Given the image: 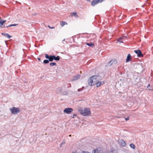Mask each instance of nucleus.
<instances>
[{
    "mask_svg": "<svg viewBox=\"0 0 153 153\" xmlns=\"http://www.w3.org/2000/svg\"><path fill=\"white\" fill-rule=\"evenodd\" d=\"M97 153H103L102 149L100 148L97 149Z\"/></svg>",
    "mask_w": 153,
    "mask_h": 153,
    "instance_id": "nucleus-17",
    "label": "nucleus"
},
{
    "mask_svg": "<svg viewBox=\"0 0 153 153\" xmlns=\"http://www.w3.org/2000/svg\"><path fill=\"white\" fill-rule=\"evenodd\" d=\"M87 0L88 1H90L89 0Z\"/></svg>",
    "mask_w": 153,
    "mask_h": 153,
    "instance_id": "nucleus-40",
    "label": "nucleus"
},
{
    "mask_svg": "<svg viewBox=\"0 0 153 153\" xmlns=\"http://www.w3.org/2000/svg\"><path fill=\"white\" fill-rule=\"evenodd\" d=\"M38 59L39 60H41L40 59V58H38Z\"/></svg>",
    "mask_w": 153,
    "mask_h": 153,
    "instance_id": "nucleus-37",
    "label": "nucleus"
},
{
    "mask_svg": "<svg viewBox=\"0 0 153 153\" xmlns=\"http://www.w3.org/2000/svg\"><path fill=\"white\" fill-rule=\"evenodd\" d=\"M125 119L126 120H129V117H128L126 118H125Z\"/></svg>",
    "mask_w": 153,
    "mask_h": 153,
    "instance_id": "nucleus-29",
    "label": "nucleus"
},
{
    "mask_svg": "<svg viewBox=\"0 0 153 153\" xmlns=\"http://www.w3.org/2000/svg\"><path fill=\"white\" fill-rule=\"evenodd\" d=\"M84 88V86H83L82 88L78 89V92H79V91H81Z\"/></svg>",
    "mask_w": 153,
    "mask_h": 153,
    "instance_id": "nucleus-25",
    "label": "nucleus"
},
{
    "mask_svg": "<svg viewBox=\"0 0 153 153\" xmlns=\"http://www.w3.org/2000/svg\"><path fill=\"white\" fill-rule=\"evenodd\" d=\"M67 24V22H65L62 21L60 22V25L62 27H63L65 25Z\"/></svg>",
    "mask_w": 153,
    "mask_h": 153,
    "instance_id": "nucleus-18",
    "label": "nucleus"
},
{
    "mask_svg": "<svg viewBox=\"0 0 153 153\" xmlns=\"http://www.w3.org/2000/svg\"><path fill=\"white\" fill-rule=\"evenodd\" d=\"M100 0H93L91 2V4L92 6H94L96 5L100 1ZM102 1V0H100Z\"/></svg>",
    "mask_w": 153,
    "mask_h": 153,
    "instance_id": "nucleus-10",
    "label": "nucleus"
},
{
    "mask_svg": "<svg viewBox=\"0 0 153 153\" xmlns=\"http://www.w3.org/2000/svg\"><path fill=\"white\" fill-rule=\"evenodd\" d=\"M69 136L71 137V134H70V135H69Z\"/></svg>",
    "mask_w": 153,
    "mask_h": 153,
    "instance_id": "nucleus-39",
    "label": "nucleus"
},
{
    "mask_svg": "<svg viewBox=\"0 0 153 153\" xmlns=\"http://www.w3.org/2000/svg\"><path fill=\"white\" fill-rule=\"evenodd\" d=\"M48 27H49L50 28H51V29H54L55 28V27H51L50 26H48Z\"/></svg>",
    "mask_w": 153,
    "mask_h": 153,
    "instance_id": "nucleus-28",
    "label": "nucleus"
},
{
    "mask_svg": "<svg viewBox=\"0 0 153 153\" xmlns=\"http://www.w3.org/2000/svg\"><path fill=\"white\" fill-rule=\"evenodd\" d=\"M72 153H77L76 152H73Z\"/></svg>",
    "mask_w": 153,
    "mask_h": 153,
    "instance_id": "nucleus-35",
    "label": "nucleus"
},
{
    "mask_svg": "<svg viewBox=\"0 0 153 153\" xmlns=\"http://www.w3.org/2000/svg\"><path fill=\"white\" fill-rule=\"evenodd\" d=\"M124 38V36H122V37H120L119 39H117V41L118 42H120V43H123V42L122 41V40H123V39Z\"/></svg>",
    "mask_w": 153,
    "mask_h": 153,
    "instance_id": "nucleus-12",
    "label": "nucleus"
},
{
    "mask_svg": "<svg viewBox=\"0 0 153 153\" xmlns=\"http://www.w3.org/2000/svg\"><path fill=\"white\" fill-rule=\"evenodd\" d=\"M104 84V81H102L101 82H99V80H97V81L96 83V86L97 87H100L102 85Z\"/></svg>",
    "mask_w": 153,
    "mask_h": 153,
    "instance_id": "nucleus-9",
    "label": "nucleus"
},
{
    "mask_svg": "<svg viewBox=\"0 0 153 153\" xmlns=\"http://www.w3.org/2000/svg\"><path fill=\"white\" fill-rule=\"evenodd\" d=\"M18 25L17 24H11V26H15Z\"/></svg>",
    "mask_w": 153,
    "mask_h": 153,
    "instance_id": "nucleus-27",
    "label": "nucleus"
},
{
    "mask_svg": "<svg viewBox=\"0 0 153 153\" xmlns=\"http://www.w3.org/2000/svg\"><path fill=\"white\" fill-rule=\"evenodd\" d=\"M73 111L71 108H65L64 110V112L67 114H70Z\"/></svg>",
    "mask_w": 153,
    "mask_h": 153,
    "instance_id": "nucleus-5",
    "label": "nucleus"
},
{
    "mask_svg": "<svg viewBox=\"0 0 153 153\" xmlns=\"http://www.w3.org/2000/svg\"><path fill=\"white\" fill-rule=\"evenodd\" d=\"M49 61H50L49 60V59L48 60H47V59L43 61V63L44 64H47L49 62Z\"/></svg>",
    "mask_w": 153,
    "mask_h": 153,
    "instance_id": "nucleus-21",
    "label": "nucleus"
},
{
    "mask_svg": "<svg viewBox=\"0 0 153 153\" xmlns=\"http://www.w3.org/2000/svg\"><path fill=\"white\" fill-rule=\"evenodd\" d=\"M78 111L81 115L84 116H88L91 114L90 109L88 108H80L78 109Z\"/></svg>",
    "mask_w": 153,
    "mask_h": 153,
    "instance_id": "nucleus-1",
    "label": "nucleus"
},
{
    "mask_svg": "<svg viewBox=\"0 0 153 153\" xmlns=\"http://www.w3.org/2000/svg\"><path fill=\"white\" fill-rule=\"evenodd\" d=\"M118 142L119 145L122 146H125L126 143L122 139L119 140Z\"/></svg>",
    "mask_w": 153,
    "mask_h": 153,
    "instance_id": "nucleus-7",
    "label": "nucleus"
},
{
    "mask_svg": "<svg viewBox=\"0 0 153 153\" xmlns=\"http://www.w3.org/2000/svg\"><path fill=\"white\" fill-rule=\"evenodd\" d=\"M80 77V75L79 74H78L75 76H74L71 80V81H75L78 79Z\"/></svg>",
    "mask_w": 153,
    "mask_h": 153,
    "instance_id": "nucleus-8",
    "label": "nucleus"
},
{
    "mask_svg": "<svg viewBox=\"0 0 153 153\" xmlns=\"http://www.w3.org/2000/svg\"><path fill=\"white\" fill-rule=\"evenodd\" d=\"M58 89H59L60 92L62 91V88H59Z\"/></svg>",
    "mask_w": 153,
    "mask_h": 153,
    "instance_id": "nucleus-31",
    "label": "nucleus"
},
{
    "mask_svg": "<svg viewBox=\"0 0 153 153\" xmlns=\"http://www.w3.org/2000/svg\"><path fill=\"white\" fill-rule=\"evenodd\" d=\"M68 85H69V87H71V85L70 84L68 83Z\"/></svg>",
    "mask_w": 153,
    "mask_h": 153,
    "instance_id": "nucleus-33",
    "label": "nucleus"
},
{
    "mask_svg": "<svg viewBox=\"0 0 153 153\" xmlns=\"http://www.w3.org/2000/svg\"><path fill=\"white\" fill-rule=\"evenodd\" d=\"M130 146L131 148L134 149H135V146L133 143H131L130 145Z\"/></svg>",
    "mask_w": 153,
    "mask_h": 153,
    "instance_id": "nucleus-20",
    "label": "nucleus"
},
{
    "mask_svg": "<svg viewBox=\"0 0 153 153\" xmlns=\"http://www.w3.org/2000/svg\"><path fill=\"white\" fill-rule=\"evenodd\" d=\"M10 110L12 114H16L20 112V110L19 108L13 107L10 108Z\"/></svg>",
    "mask_w": 153,
    "mask_h": 153,
    "instance_id": "nucleus-3",
    "label": "nucleus"
},
{
    "mask_svg": "<svg viewBox=\"0 0 153 153\" xmlns=\"http://www.w3.org/2000/svg\"><path fill=\"white\" fill-rule=\"evenodd\" d=\"M50 61L52 62L53 60L56 61H59L60 60V56H56L55 55H51Z\"/></svg>",
    "mask_w": 153,
    "mask_h": 153,
    "instance_id": "nucleus-4",
    "label": "nucleus"
},
{
    "mask_svg": "<svg viewBox=\"0 0 153 153\" xmlns=\"http://www.w3.org/2000/svg\"><path fill=\"white\" fill-rule=\"evenodd\" d=\"M72 15L74 16L75 17H78V16L77 15V13L75 12L73 13H72Z\"/></svg>",
    "mask_w": 153,
    "mask_h": 153,
    "instance_id": "nucleus-24",
    "label": "nucleus"
},
{
    "mask_svg": "<svg viewBox=\"0 0 153 153\" xmlns=\"http://www.w3.org/2000/svg\"><path fill=\"white\" fill-rule=\"evenodd\" d=\"M117 62L115 60H111L108 64V66H111L113 64H115Z\"/></svg>",
    "mask_w": 153,
    "mask_h": 153,
    "instance_id": "nucleus-14",
    "label": "nucleus"
},
{
    "mask_svg": "<svg viewBox=\"0 0 153 153\" xmlns=\"http://www.w3.org/2000/svg\"><path fill=\"white\" fill-rule=\"evenodd\" d=\"M73 117H72V118H74V117H75V116H76V114H74L73 115Z\"/></svg>",
    "mask_w": 153,
    "mask_h": 153,
    "instance_id": "nucleus-30",
    "label": "nucleus"
},
{
    "mask_svg": "<svg viewBox=\"0 0 153 153\" xmlns=\"http://www.w3.org/2000/svg\"><path fill=\"white\" fill-rule=\"evenodd\" d=\"M131 59V55L128 54L127 56V59H126V62H128L130 61Z\"/></svg>",
    "mask_w": 153,
    "mask_h": 153,
    "instance_id": "nucleus-13",
    "label": "nucleus"
},
{
    "mask_svg": "<svg viewBox=\"0 0 153 153\" xmlns=\"http://www.w3.org/2000/svg\"><path fill=\"white\" fill-rule=\"evenodd\" d=\"M1 34L2 35L7 37L9 39H10L11 37V36L6 33H2Z\"/></svg>",
    "mask_w": 153,
    "mask_h": 153,
    "instance_id": "nucleus-11",
    "label": "nucleus"
},
{
    "mask_svg": "<svg viewBox=\"0 0 153 153\" xmlns=\"http://www.w3.org/2000/svg\"><path fill=\"white\" fill-rule=\"evenodd\" d=\"M149 86H150V85H149H149H148V86H147V88H149Z\"/></svg>",
    "mask_w": 153,
    "mask_h": 153,
    "instance_id": "nucleus-36",
    "label": "nucleus"
},
{
    "mask_svg": "<svg viewBox=\"0 0 153 153\" xmlns=\"http://www.w3.org/2000/svg\"><path fill=\"white\" fill-rule=\"evenodd\" d=\"M98 76H93L88 80V84L89 85L92 86L96 85V82L98 80Z\"/></svg>",
    "mask_w": 153,
    "mask_h": 153,
    "instance_id": "nucleus-2",
    "label": "nucleus"
},
{
    "mask_svg": "<svg viewBox=\"0 0 153 153\" xmlns=\"http://www.w3.org/2000/svg\"><path fill=\"white\" fill-rule=\"evenodd\" d=\"M36 14V13H33V16H35Z\"/></svg>",
    "mask_w": 153,
    "mask_h": 153,
    "instance_id": "nucleus-34",
    "label": "nucleus"
},
{
    "mask_svg": "<svg viewBox=\"0 0 153 153\" xmlns=\"http://www.w3.org/2000/svg\"><path fill=\"white\" fill-rule=\"evenodd\" d=\"M65 140H63L62 142V143H61V144H60V147H61L62 145L63 144H65Z\"/></svg>",
    "mask_w": 153,
    "mask_h": 153,
    "instance_id": "nucleus-23",
    "label": "nucleus"
},
{
    "mask_svg": "<svg viewBox=\"0 0 153 153\" xmlns=\"http://www.w3.org/2000/svg\"><path fill=\"white\" fill-rule=\"evenodd\" d=\"M62 94L63 95H67L68 94V92L67 91H65L62 92Z\"/></svg>",
    "mask_w": 153,
    "mask_h": 153,
    "instance_id": "nucleus-26",
    "label": "nucleus"
},
{
    "mask_svg": "<svg viewBox=\"0 0 153 153\" xmlns=\"http://www.w3.org/2000/svg\"><path fill=\"white\" fill-rule=\"evenodd\" d=\"M50 65L51 66L56 65V64L55 62H51L50 64Z\"/></svg>",
    "mask_w": 153,
    "mask_h": 153,
    "instance_id": "nucleus-22",
    "label": "nucleus"
},
{
    "mask_svg": "<svg viewBox=\"0 0 153 153\" xmlns=\"http://www.w3.org/2000/svg\"><path fill=\"white\" fill-rule=\"evenodd\" d=\"M6 22V20H3L0 17V27H1Z\"/></svg>",
    "mask_w": 153,
    "mask_h": 153,
    "instance_id": "nucleus-15",
    "label": "nucleus"
},
{
    "mask_svg": "<svg viewBox=\"0 0 153 153\" xmlns=\"http://www.w3.org/2000/svg\"><path fill=\"white\" fill-rule=\"evenodd\" d=\"M134 52L137 54L138 57H142L143 56V55L141 51L139 50L134 51Z\"/></svg>",
    "mask_w": 153,
    "mask_h": 153,
    "instance_id": "nucleus-6",
    "label": "nucleus"
},
{
    "mask_svg": "<svg viewBox=\"0 0 153 153\" xmlns=\"http://www.w3.org/2000/svg\"><path fill=\"white\" fill-rule=\"evenodd\" d=\"M45 57L47 59H48L50 61V58H51V56H49L48 54H45Z\"/></svg>",
    "mask_w": 153,
    "mask_h": 153,
    "instance_id": "nucleus-19",
    "label": "nucleus"
},
{
    "mask_svg": "<svg viewBox=\"0 0 153 153\" xmlns=\"http://www.w3.org/2000/svg\"><path fill=\"white\" fill-rule=\"evenodd\" d=\"M65 39H64L63 40H62V42H64V41H65Z\"/></svg>",
    "mask_w": 153,
    "mask_h": 153,
    "instance_id": "nucleus-38",
    "label": "nucleus"
},
{
    "mask_svg": "<svg viewBox=\"0 0 153 153\" xmlns=\"http://www.w3.org/2000/svg\"><path fill=\"white\" fill-rule=\"evenodd\" d=\"M11 27V25H8L7 26H6V27Z\"/></svg>",
    "mask_w": 153,
    "mask_h": 153,
    "instance_id": "nucleus-32",
    "label": "nucleus"
},
{
    "mask_svg": "<svg viewBox=\"0 0 153 153\" xmlns=\"http://www.w3.org/2000/svg\"><path fill=\"white\" fill-rule=\"evenodd\" d=\"M86 44L87 45H88L90 47H91L92 48L94 47L95 46L94 44H93L92 43H86Z\"/></svg>",
    "mask_w": 153,
    "mask_h": 153,
    "instance_id": "nucleus-16",
    "label": "nucleus"
}]
</instances>
